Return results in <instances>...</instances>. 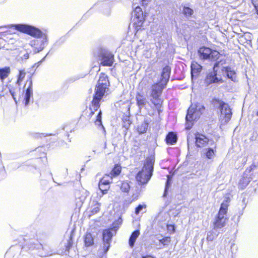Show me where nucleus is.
Segmentation results:
<instances>
[{
	"instance_id": "1",
	"label": "nucleus",
	"mask_w": 258,
	"mask_h": 258,
	"mask_svg": "<svg viewBox=\"0 0 258 258\" xmlns=\"http://www.w3.org/2000/svg\"><path fill=\"white\" fill-rule=\"evenodd\" d=\"M170 73L171 68L168 66H166L162 69L160 79L151 86L150 93L151 106L154 111L158 113L163 111L164 99L162 97V93L169 80Z\"/></svg>"
},
{
	"instance_id": "2",
	"label": "nucleus",
	"mask_w": 258,
	"mask_h": 258,
	"mask_svg": "<svg viewBox=\"0 0 258 258\" xmlns=\"http://www.w3.org/2000/svg\"><path fill=\"white\" fill-rule=\"evenodd\" d=\"M13 27L17 30L29 35L33 37L42 38V40L34 39L30 41V45L35 53H38L43 49L44 44L47 42V36L45 33L33 26L26 24H16Z\"/></svg>"
},
{
	"instance_id": "3",
	"label": "nucleus",
	"mask_w": 258,
	"mask_h": 258,
	"mask_svg": "<svg viewBox=\"0 0 258 258\" xmlns=\"http://www.w3.org/2000/svg\"><path fill=\"white\" fill-rule=\"evenodd\" d=\"M109 86L110 82L108 76L104 73H100L97 83L95 86L93 99L90 104V113L97 111L98 113H101L100 110V103Z\"/></svg>"
},
{
	"instance_id": "4",
	"label": "nucleus",
	"mask_w": 258,
	"mask_h": 258,
	"mask_svg": "<svg viewBox=\"0 0 258 258\" xmlns=\"http://www.w3.org/2000/svg\"><path fill=\"white\" fill-rule=\"evenodd\" d=\"M154 159L152 158H147L144 165L136 176V179L140 184H146L150 180L153 170Z\"/></svg>"
},
{
	"instance_id": "5",
	"label": "nucleus",
	"mask_w": 258,
	"mask_h": 258,
	"mask_svg": "<svg viewBox=\"0 0 258 258\" xmlns=\"http://www.w3.org/2000/svg\"><path fill=\"white\" fill-rule=\"evenodd\" d=\"M229 202L230 199L227 198L226 199L225 202L221 204L220 210L214 222V229H220L226 225L228 221L226 214L228 207V203Z\"/></svg>"
},
{
	"instance_id": "6",
	"label": "nucleus",
	"mask_w": 258,
	"mask_h": 258,
	"mask_svg": "<svg viewBox=\"0 0 258 258\" xmlns=\"http://www.w3.org/2000/svg\"><path fill=\"white\" fill-rule=\"evenodd\" d=\"M198 53L200 58L203 60L217 61L220 57L219 52L205 46L200 47L198 50Z\"/></svg>"
},
{
	"instance_id": "7",
	"label": "nucleus",
	"mask_w": 258,
	"mask_h": 258,
	"mask_svg": "<svg viewBox=\"0 0 258 258\" xmlns=\"http://www.w3.org/2000/svg\"><path fill=\"white\" fill-rule=\"evenodd\" d=\"M144 21L145 18L142 10L140 7H137L133 23L136 32L142 29Z\"/></svg>"
},
{
	"instance_id": "8",
	"label": "nucleus",
	"mask_w": 258,
	"mask_h": 258,
	"mask_svg": "<svg viewBox=\"0 0 258 258\" xmlns=\"http://www.w3.org/2000/svg\"><path fill=\"white\" fill-rule=\"evenodd\" d=\"M99 59L101 61L100 65L102 66L111 67L114 61V55L107 51H103L99 54Z\"/></svg>"
},
{
	"instance_id": "9",
	"label": "nucleus",
	"mask_w": 258,
	"mask_h": 258,
	"mask_svg": "<svg viewBox=\"0 0 258 258\" xmlns=\"http://www.w3.org/2000/svg\"><path fill=\"white\" fill-rule=\"evenodd\" d=\"M27 84H28V85L25 90L24 98L23 101V103L25 105H27L29 104L30 97L32 96L33 94L32 75H30L26 81L24 87Z\"/></svg>"
},
{
	"instance_id": "10",
	"label": "nucleus",
	"mask_w": 258,
	"mask_h": 258,
	"mask_svg": "<svg viewBox=\"0 0 258 258\" xmlns=\"http://www.w3.org/2000/svg\"><path fill=\"white\" fill-rule=\"evenodd\" d=\"M204 81L207 86L214 83L219 84L224 82V80L222 78L217 77V71L209 73L206 75Z\"/></svg>"
},
{
	"instance_id": "11",
	"label": "nucleus",
	"mask_w": 258,
	"mask_h": 258,
	"mask_svg": "<svg viewBox=\"0 0 258 258\" xmlns=\"http://www.w3.org/2000/svg\"><path fill=\"white\" fill-rule=\"evenodd\" d=\"M112 176L108 174H105L99 183V188L103 194H106L109 188V184L112 182Z\"/></svg>"
},
{
	"instance_id": "12",
	"label": "nucleus",
	"mask_w": 258,
	"mask_h": 258,
	"mask_svg": "<svg viewBox=\"0 0 258 258\" xmlns=\"http://www.w3.org/2000/svg\"><path fill=\"white\" fill-rule=\"evenodd\" d=\"M199 118V114H186L185 119V128L186 130L190 129L194 122Z\"/></svg>"
},
{
	"instance_id": "13",
	"label": "nucleus",
	"mask_w": 258,
	"mask_h": 258,
	"mask_svg": "<svg viewBox=\"0 0 258 258\" xmlns=\"http://www.w3.org/2000/svg\"><path fill=\"white\" fill-rule=\"evenodd\" d=\"M205 107L200 103H192L187 110V113H203L205 111Z\"/></svg>"
},
{
	"instance_id": "14",
	"label": "nucleus",
	"mask_w": 258,
	"mask_h": 258,
	"mask_svg": "<svg viewBox=\"0 0 258 258\" xmlns=\"http://www.w3.org/2000/svg\"><path fill=\"white\" fill-rule=\"evenodd\" d=\"M202 154L207 159L209 160H213L215 158L216 154V147H215L214 148H205L203 150Z\"/></svg>"
},
{
	"instance_id": "15",
	"label": "nucleus",
	"mask_w": 258,
	"mask_h": 258,
	"mask_svg": "<svg viewBox=\"0 0 258 258\" xmlns=\"http://www.w3.org/2000/svg\"><path fill=\"white\" fill-rule=\"evenodd\" d=\"M137 104L140 109L146 108L147 106V100L146 98L140 93H138L136 96Z\"/></svg>"
},
{
	"instance_id": "16",
	"label": "nucleus",
	"mask_w": 258,
	"mask_h": 258,
	"mask_svg": "<svg viewBox=\"0 0 258 258\" xmlns=\"http://www.w3.org/2000/svg\"><path fill=\"white\" fill-rule=\"evenodd\" d=\"M191 76L197 77L202 70V67L196 61H192L190 66Z\"/></svg>"
},
{
	"instance_id": "17",
	"label": "nucleus",
	"mask_w": 258,
	"mask_h": 258,
	"mask_svg": "<svg viewBox=\"0 0 258 258\" xmlns=\"http://www.w3.org/2000/svg\"><path fill=\"white\" fill-rule=\"evenodd\" d=\"M196 144L199 147H203L206 146L209 142V139L203 135H196Z\"/></svg>"
},
{
	"instance_id": "18",
	"label": "nucleus",
	"mask_w": 258,
	"mask_h": 258,
	"mask_svg": "<svg viewBox=\"0 0 258 258\" xmlns=\"http://www.w3.org/2000/svg\"><path fill=\"white\" fill-rule=\"evenodd\" d=\"M11 73V69L9 67L0 68V79L3 81Z\"/></svg>"
},
{
	"instance_id": "19",
	"label": "nucleus",
	"mask_w": 258,
	"mask_h": 258,
	"mask_svg": "<svg viewBox=\"0 0 258 258\" xmlns=\"http://www.w3.org/2000/svg\"><path fill=\"white\" fill-rule=\"evenodd\" d=\"M223 71H225L226 73L227 76L228 78L231 80L234 81L236 77L235 72L231 69L228 67H223L222 69Z\"/></svg>"
},
{
	"instance_id": "20",
	"label": "nucleus",
	"mask_w": 258,
	"mask_h": 258,
	"mask_svg": "<svg viewBox=\"0 0 258 258\" xmlns=\"http://www.w3.org/2000/svg\"><path fill=\"white\" fill-rule=\"evenodd\" d=\"M112 236L113 234L111 230H104L103 232V242H109L110 243Z\"/></svg>"
},
{
	"instance_id": "21",
	"label": "nucleus",
	"mask_w": 258,
	"mask_h": 258,
	"mask_svg": "<svg viewBox=\"0 0 258 258\" xmlns=\"http://www.w3.org/2000/svg\"><path fill=\"white\" fill-rule=\"evenodd\" d=\"M26 75V72L24 69L20 70L19 71V73L17 77V81H16V83L17 85H18L19 86L21 85L22 82L24 80Z\"/></svg>"
},
{
	"instance_id": "22",
	"label": "nucleus",
	"mask_w": 258,
	"mask_h": 258,
	"mask_svg": "<svg viewBox=\"0 0 258 258\" xmlns=\"http://www.w3.org/2000/svg\"><path fill=\"white\" fill-rule=\"evenodd\" d=\"M140 234L139 230H136L132 233L129 240V244L131 247H132L134 246L135 242Z\"/></svg>"
},
{
	"instance_id": "23",
	"label": "nucleus",
	"mask_w": 258,
	"mask_h": 258,
	"mask_svg": "<svg viewBox=\"0 0 258 258\" xmlns=\"http://www.w3.org/2000/svg\"><path fill=\"white\" fill-rule=\"evenodd\" d=\"M121 170V167L119 165L116 164L114 166L110 173L108 174L112 176V178L113 177L118 175L120 173Z\"/></svg>"
},
{
	"instance_id": "24",
	"label": "nucleus",
	"mask_w": 258,
	"mask_h": 258,
	"mask_svg": "<svg viewBox=\"0 0 258 258\" xmlns=\"http://www.w3.org/2000/svg\"><path fill=\"white\" fill-rule=\"evenodd\" d=\"M219 109L221 113H231V109L230 106L228 103L223 102L220 106H219Z\"/></svg>"
},
{
	"instance_id": "25",
	"label": "nucleus",
	"mask_w": 258,
	"mask_h": 258,
	"mask_svg": "<svg viewBox=\"0 0 258 258\" xmlns=\"http://www.w3.org/2000/svg\"><path fill=\"white\" fill-rule=\"evenodd\" d=\"M177 136L174 133L171 132L166 137V141L168 144H173L176 142Z\"/></svg>"
},
{
	"instance_id": "26",
	"label": "nucleus",
	"mask_w": 258,
	"mask_h": 258,
	"mask_svg": "<svg viewBox=\"0 0 258 258\" xmlns=\"http://www.w3.org/2000/svg\"><path fill=\"white\" fill-rule=\"evenodd\" d=\"M84 241L86 246H90L93 244L94 240L92 234L90 233H87L85 235Z\"/></svg>"
},
{
	"instance_id": "27",
	"label": "nucleus",
	"mask_w": 258,
	"mask_h": 258,
	"mask_svg": "<svg viewBox=\"0 0 258 258\" xmlns=\"http://www.w3.org/2000/svg\"><path fill=\"white\" fill-rule=\"evenodd\" d=\"M110 247V243L109 242H103L102 245L99 249L100 253L105 254L106 253Z\"/></svg>"
},
{
	"instance_id": "28",
	"label": "nucleus",
	"mask_w": 258,
	"mask_h": 258,
	"mask_svg": "<svg viewBox=\"0 0 258 258\" xmlns=\"http://www.w3.org/2000/svg\"><path fill=\"white\" fill-rule=\"evenodd\" d=\"M148 124L147 122H143L139 125L137 128L138 132L140 134H144L146 132L148 128Z\"/></svg>"
},
{
	"instance_id": "29",
	"label": "nucleus",
	"mask_w": 258,
	"mask_h": 258,
	"mask_svg": "<svg viewBox=\"0 0 258 258\" xmlns=\"http://www.w3.org/2000/svg\"><path fill=\"white\" fill-rule=\"evenodd\" d=\"M10 34L11 33L9 31L0 32V49L5 46V40L3 38Z\"/></svg>"
},
{
	"instance_id": "30",
	"label": "nucleus",
	"mask_w": 258,
	"mask_h": 258,
	"mask_svg": "<svg viewBox=\"0 0 258 258\" xmlns=\"http://www.w3.org/2000/svg\"><path fill=\"white\" fill-rule=\"evenodd\" d=\"M194 10L190 8L184 6L183 8L182 13L186 17H190L194 14Z\"/></svg>"
},
{
	"instance_id": "31",
	"label": "nucleus",
	"mask_w": 258,
	"mask_h": 258,
	"mask_svg": "<svg viewBox=\"0 0 258 258\" xmlns=\"http://www.w3.org/2000/svg\"><path fill=\"white\" fill-rule=\"evenodd\" d=\"M100 204L97 202H93L91 206V213L95 214L98 212L100 210Z\"/></svg>"
},
{
	"instance_id": "32",
	"label": "nucleus",
	"mask_w": 258,
	"mask_h": 258,
	"mask_svg": "<svg viewBox=\"0 0 258 258\" xmlns=\"http://www.w3.org/2000/svg\"><path fill=\"white\" fill-rule=\"evenodd\" d=\"M223 102V101L222 100L216 98H213L211 101V103L213 106V107L218 108L219 106H220Z\"/></svg>"
},
{
	"instance_id": "33",
	"label": "nucleus",
	"mask_w": 258,
	"mask_h": 258,
	"mask_svg": "<svg viewBox=\"0 0 258 258\" xmlns=\"http://www.w3.org/2000/svg\"><path fill=\"white\" fill-rule=\"evenodd\" d=\"M231 114H221L220 119L223 123L228 122L231 119Z\"/></svg>"
},
{
	"instance_id": "34",
	"label": "nucleus",
	"mask_w": 258,
	"mask_h": 258,
	"mask_svg": "<svg viewBox=\"0 0 258 258\" xmlns=\"http://www.w3.org/2000/svg\"><path fill=\"white\" fill-rule=\"evenodd\" d=\"M217 236V234L213 231H210L207 234V240L209 241H213Z\"/></svg>"
},
{
	"instance_id": "35",
	"label": "nucleus",
	"mask_w": 258,
	"mask_h": 258,
	"mask_svg": "<svg viewBox=\"0 0 258 258\" xmlns=\"http://www.w3.org/2000/svg\"><path fill=\"white\" fill-rule=\"evenodd\" d=\"M130 188V186L128 182H123L120 187V189L123 192H128L129 189Z\"/></svg>"
},
{
	"instance_id": "36",
	"label": "nucleus",
	"mask_w": 258,
	"mask_h": 258,
	"mask_svg": "<svg viewBox=\"0 0 258 258\" xmlns=\"http://www.w3.org/2000/svg\"><path fill=\"white\" fill-rule=\"evenodd\" d=\"M101 114H98L96 117V119L95 121V123L96 125L101 126L103 130L104 131V127L102 124Z\"/></svg>"
},
{
	"instance_id": "37",
	"label": "nucleus",
	"mask_w": 258,
	"mask_h": 258,
	"mask_svg": "<svg viewBox=\"0 0 258 258\" xmlns=\"http://www.w3.org/2000/svg\"><path fill=\"white\" fill-rule=\"evenodd\" d=\"M167 178H167V182H166V186H165L164 196H166V194L167 192V190L170 187V185H171L170 181H171V178H170V177L169 176H168Z\"/></svg>"
},
{
	"instance_id": "38",
	"label": "nucleus",
	"mask_w": 258,
	"mask_h": 258,
	"mask_svg": "<svg viewBox=\"0 0 258 258\" xmlns=\"http://www.w3.org/2000/svg\"><path fill=\"white\" fill-rule=\"evenodd\" d=\"M171 241L170 237H165L162 239L159 240V242L164 245H168Z\"/></svg>"
},
{
	"instance_id": "39",
	"label": "nucleus",
	"mask_w": 258,
	"mask_h": 258,
	"mask_svg": "<svg viewBox=\"0 0 258 258\" xmlns=\"http://www.w3.org/2000/svg\"><path fill=\"white\" fill-rule=\"evenodd\" d=\"M145 208H146V205H140L136 209L135 213L138 215L139 214L140 211H141L143 209H145Z\"/></svg>"
},
{
	"instance_id": "40",
	"label": "nucleus",
	"mask_w": 258,
	"mask_h": 258,
	"mask_svg": "<svg viewBox=\"0 0 258 258\" xmlns=\"http://www.w3.org/2000/svg\"><path fill=\"white\" fill-rule=\"evenodd\" d=\"M8 88V89H9V91L10 93V94H11V95L12 96L13 99L15 100L16 102H17V101L16 100V98L15 97V91H14V89H12V88H10L8 85H6L5 86V88H4V90H6V88Z\"/></svg>"
},
{
	"instance_id": "41",
	"label": "nucleus",
	"mask_w": 258,
	"mask_h": 258,
	"mask_svg": "<svg viewBox=\"0 0 258 258\" xmlns=\"http://www.w3.org/2000/svg\"><path fill=\"white\" fill-rule=\"evenodd\" d=\"M248 180L247 178H243L242 180H240L239 182L240 185L242 187L244 185H243V183H244L245 185H247L248 184Z\"/></svg>"
},
{
	"instance_id": "42",
	"label": "nucleus",
	"mask_w": 258,
	"mask_h": 258,
	"mask_svg": "<svg viewBox=\"0 0 258 258\" xmlns=\"http://www.w3.org/2000/svg\"><path fill=\"white\" fill-rule=\"evenodd\" d=\"M252 4L256 10V14L258 15V1H255L254 2H252Z\"/></svg>"
},
{
	"instance_id": "43",
	"label": "nucleus",
	"mask_w": 258,
	"mask_h": 258,
	"mask_svg": "<svg viewBox=\"0 0 258 258\" xmlns=\"http://www.w3.org/2000/svg\"><path fill=\"white\" fill-rule=\"evenodd\" d=\"M216 62L215 63L214 65V67H213V71H217L215 69L216 68H217V67H218L219 64V62L216 61Z\"/></svg>"
},
{
	"instance_id": "44",
	"label": "nucleus",
	"mask_w": 258,
	"mask_h": 258,
	"mask_svg": "<svg viewBox=\"0 0 258 258\" xmlns=\"http://www.w3.org/2000/svg\"><path fill=\"white\" fill-rule=\"evenodd\" d=\"M168 229L169 230H172V231L173 232L174 231V226H173V225H168Z\"/></svg>"
},
{
	"instance_id": "45",
	"label": "nucleus",
	"mask_w": 258,
	"mask_h": 258,
	"mask_svg": "<svg viewBox=\"0 0 258 258\" xmlns=\"http://www.w3.org/2000/svg\"><path fill=\"white\" fill-rule=\"evenodd\" d=\"M143 258H154V257L151 255H147L145 256H143Z\"/></svg>"
},
{
	"instance_id": "46",
	"label": "nucleus",
	"mask_w": 258,
	"mask_h": 258,
	"mask_svg": "<svg viewBox=\"0 0 258 258\" xmlns=\"http://www.w3.org/2000/svg\"><path fill=\"white\" fill-rule=\"evenodd\" d=\"M143 2H146V1H147V2H149V1H150L151 0H142Z\"/></svg>"
}]
</instances>
